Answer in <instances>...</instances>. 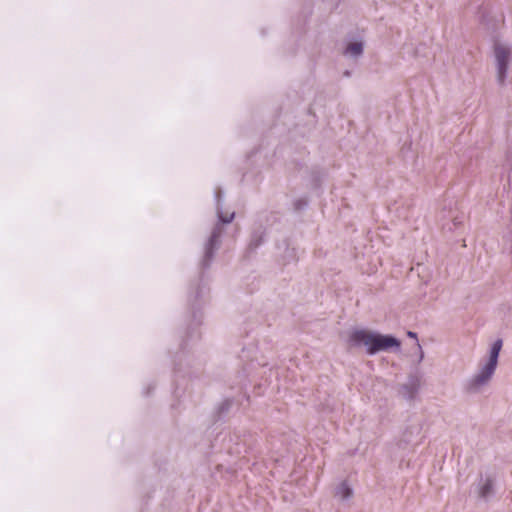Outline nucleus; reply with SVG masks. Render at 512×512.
<instances>
[{
  "mask_svg": "<svg viewBox=\"0 0 512 512\" xmlns=\"http://www.w3.org/2000/svg\"><path fill=\"white\" fill-rule=\"evenodd\" d=\"M407 335H408V337H410V338L417 339V335H416V333H414V332H412V331H408V332H407Z\"/></svg>",
  "mask_w": 512,
  "mask_h": 512,
  "instance_id": "obj_7",
  "label": "nucleus"
},
{
  "mask_svg": "<svg viewBox=\"0 0 512 512\" xmlns=\"http://www.w3.org/2000/svg\"><path fill=\"white\" fill-rule=\"evenodd\" d=\"M494 53L497 61L498 78L499 81L503 83L506 77L511 51L505 45L496 44L494 47Z\"/></svg>",
  "mask_w": 512,
  "mask_h": 512,
  "instance_id": "obj_3",
  "label": "nucleus"
},
{
  "mask_svg": "<svg viewBox=\"0 0 512 512\" xmlns=\"http://www.w3.org/2000/svg\"><path fill=\"white\" fill-rule=\"evenodd\" d=\"M491 489H492V481L486 480V482L480 489V495L482 497H486L491 492Z\"/></svg>",
  "mask_w": 512,
  "mask_h": 512,
  "instance_id": "obj_5",
  "label": "nucleus"
},
{
  "mask_svg": "<svg viewBox=\"0 0 512 512\" xmlns=\"http://www.w3.org/2000/svg\"><path fill=\"white\" fill-rule=\"evenodd\" d=\"M350 341L355 345H363L369 354H375L391 347H400L396 338L388 335L375 334L366 330H356L350 336Z\"/></svg>",
  "mask_w": 512,
  "mask_h": 512,
  "instance_id": "obj_1",
  "label": "nucleus"
},
{
  "mask_svg": "<svg viewBox=\"0 0 512 512\" xmlns=\"http://www.w3.org/2000/svg\"><path fill=\"white\" fill-rule=\"evenodd\" d=\"M351 493V489L347 486V484L343 483L339 487V494L342 496V498H348Z\"/></svg>",
  "mask_w": 512,
  "mask_h": 512,
  "instance_id": "obj_6",
  "label": "nucleus"
},
{
  "mask_svg": "<svg viewBox=\"0 0 512 512\" xmlns=\"http://www.w3.org/2000/svg\"><path fill=\"white\" fill-rule=\"evenodd\" d=\"M346 53L357 56L362 53V44L359 42L350 43L346 48Z\"/></svg>",
  "mask_w": 512,
  "mask_h": 512,
  "instance_id": "obj_4",
  "label": "nucleus"
},
{
  "mask_svg": "<svg viewBox=\"0 0 512 512\" xmlns=\"http://www.w3.org/2000/svg\"><path fill=\"white\" fill-rule=\"evenodd\" d=\"M232 217H233V216H231L229 219H222V220H223L224 222H229V221H231Z\"/></svg>",
  "mask_w": 512,
  "mask_h": 512,
  "instance_id": "obj_8",
  "label": "nucleus"
},
{
  "mask_svg": "<svg viewBox=\"0 0 512 512\" xmlns=\"http://www.w3.org/2000/svg\"><path fill=\"white\" fill-rule=\"evenodd\" d=\"M502 348V340L498 339L492 345L488 362L481 368V371L474 377V385H482L486 383L493 375L497 362L498 356Z\"/></svg>",
  "mask_w": 512,
  "mask_h": 512,
  "instance_id": "obj_2",
  "label": "nucleus"
}]
</instances>
